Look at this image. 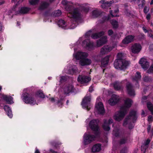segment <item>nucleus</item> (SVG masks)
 I'll use <instances>...</instances> for the list:
<instances>
[{
  "label": "nucleus",
  "mask_w": 153,
  "mask_h": 153,
  "mask_svg": "<svg viewBox=\"0 0 153 153\" xmlns=\"http://www.w3.org/2000/svg\"><path fill=\"white\" fill-rule=\"evenodd\" d=\"M48 5V4L45 2H42L39 8L40 10H42L46 8Z\"/></svg>",
  "instance_id": "33"
},
{
  "label": "nucleus",
  "mask_w": 153,
  "mask_h": 153,
  "mask_svg": "<svg viewBox=\"0 0 153 153\" xmlns=\"http://www.w3.org/2000/svg\"><path fill=\"white\" fill-rule=\"evenodd\" d=\"M134 36L131 35H129L126 36L125 38L123 40L122 42L124 44H127L131 42L134 40Z\"/></svg>",
  "instance_id": "21"
},
{
  "label": "nucleus",
  "mask_w": 153,
  "mask_h": 153,
  "mask_svg": "<svg viewBox=\"0 0 153 153\" xmlns=\"http://www.w3.org/2000/svg\"><path fill=\"white\" fill-rule=\"evenodd\" d=\"M68 102H69V101L68 100H67L66 101V104L67 105H68Z\"/></svg>",
  "instance_id": "62"
},
{
  "label": "nucleus",
  "mask_w": 153,
  "mask_h": 153,
  "mask_svg": "<svg viewBox=\"0 0 153 153\" xmlns=\"http://www.w3.org/2000/svg\"><path fill=\"white\" fill-rule=\"evenodd\" d=\"M145 1L144 0H139L138 5L140 7V6L141 7H143V5L145 4Z\"/></svg>",
  "instance_id": "41"
},
{
  "label": "nucleus",
  "mask_w": 153,
  "mask_h": 153,
  "mask_svg": "<svg viewBox=\"0 0 153 153\" xmlns=\"http://www.w3.org/2000/svg\"><path fill=\"white\" fill-rule=\"evenodd\" d=\"M149 49L150 51H152L153 50V46L152 45H151L149 47Z\"/></svg>",
  "instance_id": "53"
},
{
  "label": "nucleus",
  "mask_w": 153,
  "mask_h": 153,
  "mask_svg": "<svg viewBox=\"0 0 153 153\" xmlns=\"http://www.w3.org/2000/svg\"><path fill=\"white\" fill-rule=\"evenodd\" d=\"M62 12L60 10H57L55 11L53 14V15L55 16H58L61 15Z\"/></svg>",
  "instance_id": "38"
},
{
  "label": "nucleus",
  "mask_w": 153,
  "mask_h": 153,
  "mask_svg": "<svg viewBox=\"0 0 153 153\" xmlns=\"http://www.w3.org/2000/svg\"><path fill=\"white\" fill-rule=\"evenodd\" d=\"M114 89L116 90H119L121 88V87L117 83L114 84Z\"/></svg>",
  "instance_id": "39"
},
{
  "label": "nucleus",
  "mask_w": 153,
  "mask_h": 153,
  "mask_svg": "<svg viewBox=\"0 0 153 153\" xmlns=\"http://www.w3.org/2000/svg\"><path fill=\"white\" fill-rule=\"evenodd\" d=\"M93 87L92 86H91L89 88V91L90 92H91L93 91Z\"/></svg>",
  "instance_id": "52"
},
{
  "label": "nucleus",
  "mask_w": 153,
  "mask_h": 153,
  "mask_svg": "<svg viewBox=\"0 0 153 153\" xmlns=\"http://www.w3.org/2000/svg\"><path fill=\"white\" fill-rule=\"evenodd\" d=\"M107 38L106 36L101 38L97 42V46L99 47L105 43L107 42Z\"/></svg>",
  "instance_id": "22"
},
{
  "label": "nucleus",
  "mask_w": 153,
  "mask_h": 153,
  "mask_svg": "<svg viewBox=\"0 0 153 153\" xmlns=\"http://www.w3.org/2000/svg\"><path fill=\"white\" fill-rule=\"evenodd\" d=\"M113 33V31L112 30H110L108 31V33L109 35L110 36L112 35Z\"/></svg>",
  "instance_id": "45"
},
{
  "label": "nucleus",
  "mask_w": 153,
  "mask_h": 153,
  "mask_svg": "<svg viewBox=\"0 0 153 153\" xmlns=\"http://www.w3.org/2000/svg\"><path fill=\"white\" fill-rule=\"evenodd\" d=\"M104 33V32L103 31H102L100 33H94L91 36V37L93 39H97L98 38V37H100L102 35H103Z\"/></svg>",
  "instance_id": "32"
},
{
  "label": "nucleus",
  "mask_w": 153,
  "mask_h": 153,
  "mask_svg": "<svg viewBox=\"0 0 153 153\" xmlns=\"http://www.w3.org/2000/svg\"><path fill=\"white\" fill-rule=\"evenodd\" d=\"M150 32H152V31H148V33H149V35H148V36L150 37H152V34H151V35L150 34H149V33Z\"/></svg>",
  "instance_id": "56"
},
{
  "label": "nucleus",
  "mask_w": 153,
  "mask_h": 153,
  "mask_svg": "<svg viewBox=\"0 0 153 153\" xmlns=\"http://www.w3.org/2000/svg\"><path fill=\"white\" fill-rule=\"evenodd\" d=\"M153 4V0H152L151 2V3H150V4Z\"/></svg>",
  "instance_id": "60"
},
{
  "label": "nucleus",
  "mask_w": 153,
  "mask_h": 153,
  "mask_svg": "<svg viewBox=\"0 0 153 153\" xmlns=\"http://www.w3.org/2000/svg\"><path fill=\"white\" fill-rule=\"evenodd\" d=\"M120 153H127L126 152H123V151H121Z\"/></svg>",
  "instance_id": "61"
},
{
  "label": "nucleus",
  "mask_w": 153,
  "mask_h": 153,
  "mask_svg": "<svg viewBox=\"0 0 153 153\" xmlns=\"http://www.w3.org/2000/svg\"><path fill=\"white\" fill-rule=\"evenodd\" d=\"M115 46L116 45L114 46H112L109 45L104 46L101 49L100 55L102 56L108 53L111 51Z\"/></svg>",
  "instance_id": "13"
},
{
  "label": "nucleus",
  "mask_w": 153,
  "mask_h": 153,
  "mask_svg": "<svg viewBox=\"0 0 153 153\" xmlns=\"http://www.w3.org/2000/svg\"><path fill=\"white\" fill-rule=\"evenodd\" d=\"M151 17V15L150 14H148L146 16V19L149 21Z\"/></svg>",
  "instance_id": "47"
},
{
  "label": "nucleus",
  "mask_w": 153,
  "mask_h": 153,
  "mask_svg": "<svg viewBox=\"0 0 153 153\" xmlns=\"http://www.w3.org/2000/svg\"><path fill=\"white\" fill-rule=\"evenodd\" d=\"M4 3V2H2L1 3H0V5Z\"/></svg>",
  "instance_id": "64"
},
{
  "label": "nucleus",
  "mask_w": 153,
  "mask_h": 153,
  "mask_svg": "<svg viewBox=\"0 0 153 153\" xmlns=\"http://www.w3.org/2000/svg\"><path fill=\"white\" fill-rule=\"evenodd\" d=\"M145 114V113L144 111H142V114L144 115Z\"/></svg>",
  "instance_id": "63"
},
{
  "label": "nucleus",
  "mask_w": 153,
  "mask_h": 153,
  "mask_svg": "<svg viewBox=\"0 0 153 153\" xmlns=\"http://www.w3.org/2000/svg\"><path fill=\"white\" fill-rule=\"evenodd\" d=\"M122 56V53H119L117 55V59L114 62V66L116 69H120L121 70L125 69L128 65V61L121 59Z\"/></svg>",
  "instance_id": "4"
},
{
  "label": "nucleus",
  "mask_w": 153,
  "mask_h": 153,
  "mask_svg": "<svg viewBox=\"0 0 153 153\" xmlns=\"http://www.w3.org/2000/svg\"><path fill=\"white\" fill-rule=\"evenodd\" d=\"M101 149V145L100 144L94 145L92 148V151L93 152L100 151Z\"/></svg>",
  "instance_id": "28"
},
{
  "label": "nucleus",
  "mask_w": 153,
  "mask_h": 153,
  "mask_svg": "<svg viewBox=\"0 0 153 153\" xmlns=\"http://www.w3.org/2000/svg\"><path fill=\"white\" fill-rule=\"evenodd\" d=\"M82 43L83 45H85L86 48L89 50H92L94 48V46L93 43L91 42L88 39L85 40Z\"/></svg>",
  "instance_id": "19"
},
{
  "label": "nucleus",
  "mask_w": 153,
  "mask_h": 153,
  "mask_svg": "<svg viewBox=\"0 0 153 153\" xmlns=\"http://www.w3.org/2000/svg\"><path fill=\"white\" fill-rule=\"evenodd\" d=\"M134 125L133 124H132L131 125V126H129L128 127L130 129H131V128H133L134 127Z\"/></svg>",
  "instance_id": "55"
},
{
  "label": "nucleus",
  "mask_w": 153,
  "mask_h": 153,
  "mask_svg": "<svg viewBox=\"0 0 153 153\" xmlns=\"http://www.w3.org/2000/svg\"><path fill=\"white\" fill-rule=\"evenodd\" d=\"M67 79V77L65 76H62L60 77V82H62L65 80L66 79Z\"/></svg>",
  "instance_id": "42"
},
{
  "label": "nucleus",
  "mask_w": 153,
  "mask_h": 153,
  "mask_svg": "<svg viewBox=\"0 0 153 153\" xmlns=\"http://www.w3.org/2000/svg\"><path fill=\"white\" fill-rule=\"evenodd\" d=\"M39 1V0H29V2L32 5H35Z\"/></svg>",
  "instance_id": "40"
},
{
  "label": "nucleus",
  "mask_w": 153,
  "mask_h": 153,
  "mask_svg": "<svg viewBox=\"0 0 153 153\" xmlns=\"http://www.w3.org/2000/svg\"><path fill=\"white\" fill-rule=\"evenodd\" d=\"M50 151L52 153H57L56 152H54L52 150H51Z\"/></svg>",
  "instance_id": "59"
},
{
  "label": "nucleus",
  "mask_w": 153,
  "mask_h": 153,
  "mask_svg": "<svg viewBox=\"0 0 153 153\" xmlns=\"http://www.w3.org/2000/svg\"><path fill=\"white\" fill-rule=\"evenodd\" d=\"M115 9L114 10V12L113 13H112V12L111 10L110 11V13L111 15L112 16V17L114 16H117V15H115L116 13H117L119 12V10L118 8V7L117 6H115Z\"/></svg>",
  "instance_id": "31"
},
{
  "label": "nucleus",
  "mask_w": 153,
  "mask_h": 153,
  "mask_svg": "<svg viewBox=\"0 0 153 153\" xmlns=\"http://www.w3.org/2000/svg\"><path fill=\"white\" fill-rule=\"evenodd\" d=\"M73 54V59L79 60V64L82 66L89 65L91 63V60L86 58L88 54L86 52L82 51L76 52L74 50Z\"/></svg>",
  "instance_id": "3"
},
{
  "label": "nucleus",
  "mask_w": 153,
  "mask_h": 153,
  "mask_svg": "<svg viewBox=\"0 0 153 153\" xmlns=\"http://www.w3.org/2000/svg\"><path fill=\"white\" fill-rule=\"evenodd\" d=\"M64 90L65 94H68L70 92L73 91V87L72 85H70L65 87Z\"/></svg>",
  "instance_id": "25"
},
{
  "label": "nucleus",
  "mask_w": 153,
  "mask_h": 153,
  "mask_svg": "<svg viewBox=\"0 0 153 153\" xmlns=\"http://www.w3.org/2000/svg\"><path fill=\"white\" fill-rule=\"evenodd\" d=\"M30 9L27 7H22L20 10L19 12L21 13H26L29 11Z\"/></svg>",
  "instance_id": "34"
},
{
  "label": "nucleus",
  "mask_w": 153,
  "mask_h": 153,
  "mask_svg": "<svg viewBox=\"0 0 153 153\" xmlns=\"http://www.w3.org/2000/svg\"><path fill=\"white\" fill-rule=\"evenodd\" d=\"M100 99H97L95 105L94 113L96 114H103L105 110L102 103L99 101Z\"/></svg>",
  "instance_id": "8"
},
{
  "label": "nucleus",
  "mask_w": 153,
  "mask_h": 153,
  "mask_svg": "<svg viewBox=\"0 0 153 153\" xmlns=\"http://www.w3.org/2000/svg\"><path fill=\"white\" fill-rule=\"evenodd\" d=\"M96 136L91 134L90 133L87 132L85 133L83 136V143L88 145L94 140Z\"/></svg>",
  "instance_id": "6"
},
{
  "label": "nucleus",
  "mask_w": 153,
  "mask_h": 153,
  "mask_svg": "<svg viewBox=\"0 0 153 153\" xmlns=\"http://www.w3.org/2000/svg\"><path fill=\"white\" fill-rule=\"evenodd\" d=\"M151 126L150 125H149L147 127V131L148 133H150V130L151 129Z\"/></svg>",
  "instance_id": "50"
},
{
  "label": "nucleus",
  "mask_w": 153,
  "mask_h": 153,
  "mask_svg": "<svg viewBox=\"0 0 153 153\" xmlns=\"http://www.w3.org/2000/svg\"><path fill=\"white\" fill-rule=\"evenodd\" d=\"M132 101L128 98L124 101V105L120 108V110L117 112L114 116V118L117 121H120L123 119L128 109L131 106Z\"/></svg>",
  "instance_id": "2"
},
{
  "label": "nucleus",
  "mask_w": 153,
  "mask_h": 153,
  "mask_svg": "<svg viewBox=\"0 0 153 153\" xmlns=\"http://www.w3.org/2000/svg\"><path fill=\"white\" fill-rule=\"evenodd\" d=\"M135 78L133 79V80H135L136 82L139 80L141 78L140 73L139 72H137L136 73Z\"/></svg>",
  "instance_id": "36"
},
{
  "label": "nucleus",
  "mask_w": 153,
  "mask_h": 153,
  "mask_svg": "<svg viewBox=\"0 0 153 153\" xmlns=\"http://www.w3.org/2000/svg\"><path fill=\"white\" fill-rule=\"evenodd\" d=\"M58 25L59 27H60L64 29H67L68 28L74 29L76 26V25L75 24H72L70 27L68 25L65 23V22L62 20H60L58 22Z\"/></svg>",
  "instance_id": "11"
},
{
  "label": "nucleus",
  "mask_w": 153,
  "mask_h": 153,
  "mask_svg": "<svg viewBox=\"0 0 153 153\" xmlns=\"http://www.w3.org/2000/svg\"><path fill=\"white\" fill-rule=\"evenodd\" d=\"M4 109L6 111L8 116L10 118L13 117L12 111L10 108L7 105H5L4 107Z\"/></svg>",
  "instance_id": "27"
},
{
  "label": "nucleus",
  "mask_w": 153,
  "mask_h": 153,
  "mask_svg": "<svg viewBox=\"0 0 153 153\" xmlns=\"http://www.w3.org/2000/svg\"><path fill=\"white\" fill-rule=\"evenodd\" d=\"M91 80V78L85 76H79L77 80L78 82L81 83H85L88 82Z\"/></svg>",
  "instance_id": "18"
},
{
  "label": "nucleus",
  "mask_w": 153,
  "mask_h": 153,
  "mask_svg": "<svg viewBox=\"0 0 153 153\" xmlns=\"http://www.w3.org/2000/svg\"><path fill=\"white\" fill-rule=\"evenodd\" d=\"M68 11H69L68 16L71 18L76 21L80 18V13L78 9H71Z\"/></svg>",
  "instance_id": "7"
},
{
  "label": "nucleus",
  "mask_w": 153,
  "mask_h": 153,
  "mask_svg": "<svg viewBox=\"0 0 153 153\" xmlns=\"http://www.w3.org/2000/svg\"><path fill=\"white\" fill-rule=\"evenodd\" d=\"M131 51L134 53H138L141 50L142 47L138 43H135L131 47Z\"/></svg>",
  "instance_id": "14"
},
{
  "label": "nucleus",
  "mask_w": 153,
  "mask_h": 153,
  "mask_svg": "<svg viewBox=\"0 0 153 153\" xmlns=\"http://www.w3.org/2000/svg\"><path fill=\"white\" fill-rule=\"evenodd\" d=\"M91 98L90 96H86L83 99L82 105L83 108L89 110L91 108Z\"/></svg>",
  "instance_id": "9"
},
{
  "label": "nucleus",
  "mask_w": 153,
  "mask_h": 153,
  "mask_svg": "<svg viewBox=\"0 0 153 153\" xmlns=\"http://www.w3.org/2000/svg\"><path fill=\"white\" fill-rule=\"evenodd\" d=\"M57 104L59 106H60L62 105V100H60L58 101L57 102Z\"/></svg>",
  "instance_id": "44"
},
{
  "label": "nucleus",
  "mask_w": 153,
  "mask_h": 153,
  "mask_svg": "<svg viewBox=\"0 0 153 153\" xmlns=\"http://www.w3.org/2000/svg\"><path fill=\"white\" fill-rule=\"evenodd\" d=\"M2 28V25L1 24V23L0 22V31H1Z\"/></svg>",
  "instance_id": "58"
},
{
  "label": "nucleus",
  "mask_w": 153,
  "mask_h": 153,
  "mask_svg": "<svg viewBox=\"0 0 153 153\" xmlns=\"http://www.w3.org/2000/svg\"><path fill=\"white\" fill-rule=\"evenodd\" d=\"M126 142V140L125 139H123L121 140L120 142L121 144H124Z\"/></svg>",
  "instance_id": "48"
},
{
  "label": "nucleus",
  "mask_w": 153,
  "mask_h": 153,
  "mask_svg": "<svg viewBox=\"0 0 153 153\" xmlns=\"http://www.w3.org/2000/svg\"><path fill=\"white\" fill-rule=\"evenodd\" d=\"M143 29L145 32L146 33L147 32V30L146 29L145 27H143Z\"/></svg>",
  "instance_id": "54"
},
{
  "label": "nucleus",
  "mask_w": 153,
  "mask_h": 153,
  "mask_svg": "<svg viewBox=\"0 0 153 153\" xmlns=\"http://www.w3.org/2000/svg\"><path fill=\"white\" fill-rule=\"evenodd\" d=\"M149 9V7L148 6V7H145L144 9V12L145 13H147Z\"/></svg>",
  "instance_id": "43"
},
{
  "label": "nucleus",
  "mask_w": 153,
  "mask_h": 153,
  "mask_svg": "<svg viewBox=\"0 0 153 153\" xmlns=\"http://www.w3.org/2000/svg\"><path fill=\"white\" fill-rule=\"evenodd\" d=\"M120 98L119 96L114 94L112 95L108 101V104L111 105H114L120 100Z\"/></svg>",
  "instance_id": "12"
},
{
  "label": "nucleus",
  "mask_w": 153,
  "mask_h": 153,
  "mask_svg": "<svg viewBox=\"0 0 153 153\" xmlns=\"http://www.w3.org/2000/svg\"><path fill=\"white\" fill-rule=\"evenodd\" d=\"M136 119V112L134 111H133L131 112L129 116L126 118L123 125L124 126H125L127 124L128 122H130L131 121L134 123Z\"/></svg>",
  "instance_id": "10"
},
{
  "label": "nucleus",
  "mask_w": 153,
  "mask_h": 153,
  "mask_svg": "<svg viewBox=\"0 0 153 153\" xmlns=\"http://www.w3.org/2000/svg\"><path fill=\"white\" fill-rule=\"evenodd\" d=\"M109 56H107L103 58L101 60V66L105 67L108 64L109 59Z\"/></svg>",
  "instance_id": "26"
},
{
  "label": "nucleus",
  "mask_w": 153,
  "mask_h": 153,
  "mask_svg": "<svg viewBox=\"0 0 153 153\" xmlns=\"http://www.w3.org/2000/svg\"><path fill=\"white\" fill-rule=\"evenodd\" d=\"M111 23L113 28H116L118 27V22L114 20H112L111 21Z\"/></svg>",
  "instance_id": "35"
},
{
  "label": "nucleus",
  "mask_w": 153,
  "mask_h": 153,
  "mask_svg": "<svg viewBox=\"0 0 153 153\" xmlns=\"http://www.w3.org/2000/svg\"><path fill=\"white\" fill-rule=\"evenodd\" d=\"M142 68L145 70H147L149 74L152 73L153 71V64H152L149 67V62L144 58H141L139 61Z\"/></svg>",
  "instance_id": "5"
},
{
  "label": "nucleus",
  "mask_w": 153,
  "mask_h": 153,
  "mask_svg": "<svg viewBox=\"0 0 153 153\" xmlns=\"http://www.w3.org/2000/svg\"><path fill=\"white\" fill-rule=\"evenodd\" d=\"M99 3L101 4L102 7L105 8L107 7H109L111 5V3L109 1H106L105 0H102L99 1Z\"/></svg>",
  "instance_id": "24"
},
{
  "label": "nucleus",
  "mask_w": 153,
  "mask_h": 153,
  "mask_svg": "<svg viewBox=\"0 0 153 153\" xmlns=\"http://www.w3.org/2000/svg\"><path fill=\"white\" fill-rule=\"evenodd\" d=\"M98 120H93L91 121L89 123V126L94 131H97L98 129Z\"/></svg>",
  "instance_id": "16"
},
{
  "label": "nucleus",
  "mask_w": 153,
  "mask_h": 153,
  "mask_svg": "<svg viewBox=\"0 0 153 153\" xmlns=\"http://www.w3.org/2000/svg\"><path fill=\"white\" fill-rule=\"evenodd\" d=\"M150 141V140L147 139L144 142V144L142 146L141 149L142 150H146L147 147V145L149 144Z\"/></svg>",
  "instance_id": "30"
},
{
  "label": "nucleus",
  "mask_w": 153,
  "mask_h": 153,
  "mask_svg": "<svg viewBox=\"0 0 153 153\" xmlns=\"http://www.w3.org/2000/svg\"><path fill=\"white\" fill-rule=\"evenodd\" d=\"M152 117L151 116H149L148 117V121L149 122H152Z\"/></svg>",
  "instance_id": "46"
},
{
  "label": "nucleus",
  "mask_w": 153,
  "mask_h": 153,
  "mask_svg": "<svg viewBox=\"0 0 153 153\" xmlns=\"http://www.w3.org/2000/svg\"><path fill=\"white\" fill-rule=\"evenodd\" d=\"M126 88L128 94L131 96H134L135 94L134 91L131 84L128 82L126 85Z\"/></svg>",
  "instance_id": "20"
},
{
  "label": "nucleus",
  "mask_w": 153,
  "mask_h": 153,
  "mask_svg": "<svg viewBox=\"0 0 153 153\" xmlns=\"http://www.w3.org/2000/svg\"><path fill=\"white\" fill-rule=\"evenodd\" d=\"M100 14V12L97 10H93L91 16L93 18H95L98 17Z\"/></svg>",
  "instance_id": "29"
},
{
  "label": "nucleus",
  "mask_w": 153,
  "mask_h": 153,
  "mask_svg": "<svg viewBox=\"0 0 153 153\" xmlns=\"http://www.w3.org/2000/svg\"><path fill=\"white\" fill-rule=\"evenodd\" d=\"M62 3L64 5H65L67 4V1L66 0H63L62 1Z\"/></svg>",
  "instance_id": "49"
},
{
  "label": "nucleus",
  "mask_w": 153,
  "mask_h": 153,
  "mask_svg": "<svg viewBox=\"0 0 153 153\" xmlns=\"http://www.w3.org/2000/svg\"><path fill=\"white\" fill-rule=\"evenodd\" d=\"M35 153H40V152L38 150L36 149L35 151Z\"/></svg>",
  "instance_id": "57"
},
{
  "label": "nucleus",
  "mask_w": 153,
  "mask_h": 153,
  "mask_svg": "<svg viewBox=\"0 0 153 153\" xmlns=\"http://www.w3.org/2000/svg\"><path fill=\"white\" fill-rule=\"evenodd\" d=\"M52 102H54L55 101V100H56L53 98H51L49 99Z\"/></svg>",
  "instance_id": "51"
},
{
  "label": "nucleus",
  "mask_w": 153,
  "mask_h": 153,
  "mask_svg": "<svg viewBox=\"0 0 153 153\" xmlns=\"http://www.w3.org/2000/svg\"><path fill=\"white\" fill-rule=\"evenodd\" d=\"M68 70L67 73L71 74H73L77 71V68L76 65H70L67 66L65 68V70Z\"/></svg>",
  "instance_id": "15"
},
{
  "label": "nucleus",
  "mask_w": 153,
  "mask_h": 153,
  "mask_svg": "<svg viewBox=\"0 0 153 153\" xmlns=\"http://www.w3.org/2000/svg\"><path fill=\"white\" fill-rule=\"evenodd\" d=\"M113 122V120L111 119H110L108 120H104V124L102 127L106 131H108L110 129L109 125Z\"/></svg>",
  "instance_id": "17"
},
{
  "label": "nucleus",
  "mask_w": 153,
  "mask_h": 153,
  "mask_svg": "<svg viewBox=\"0 0 153 153\" xmlns=\"http://www.w3.org/2000/svg\"><path fill=\"white\" fill-rule=\"evenodd\" d=\"M1 97L8 103L11 104L13 103V98L10 96L1 95Z\"/></svg>",
  "instance_id": "23"
},
{
  "label": "nucleus",
  "mask_w": 153,
  "mask_h": 153,
  "mask_svg": "<svg viewBox=\"0 0 153 153\" xmlns=\"http://www.w3.org/2000/svg\"><path fill=\"white\" fill-rule=\"evenodd\" d=\"M147 106L148 109L151 111V113L152 114L153 112V108L152 103L150 102H148L147 104Z\"/></svg>",
  "instance_id": "37"
},
{
  "label": "nucleus",
  "mask_w": 153,
  "mask_h": 153,
  "mask_svg": "<svg viewBox=\"0 0 153 153\" xmlns=\"http://www.w3.org/2000/svg\"><path fill=\"white\" fill-rule=\"evenodd\" d=\"M45 97V95L42 91H39L36 92L35 95H33L32 94H29L27 93H25L22 95V98L25 103L34 105L38 104L37 102L34 99L35 98H36L38 97L44 98Z\"/></svg>",
  "instance_id": "1"
}]
</instances>
